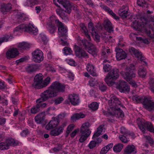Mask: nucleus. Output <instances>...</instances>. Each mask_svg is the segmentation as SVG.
Masks as SVG:
<instances>
[{
  "label": "nucleus",
  "instance_id": "1",
  "mask_svg": "<svg viewBox=\"0 0 154 154\" xmlns=\"http://www.w3.org/2000/svg\"><path fill=\"white\" fill-rule=\"evenodd\" d=\"M65 86L59 82L56 81L52 83L48 88L41 93V97L37 99L36 103L39 108L46 107L47 104L45 103H42L48 100L49 98L57 96L58 92H63L65 91Z\"/></svg>",
  "mask_w": 154,
  "mask_h": 154
},
{
  "label": "nucleus",
  "instance_id": "2",
  "mask_svg": "<svg viewBox=\"0 0 154 154\" xmlns=\"http://www.w3.org/2000/svg\"><path fill=\"white\" fill-rule=\"evenodd\" d=\"M108 104L109 108L107 111L103 112L104 115L107 117L109 116L120 117L123 118L124 116V114L119 106L123 107L120 100L115 95L111 96L110 100H108Z\"/></svg>",
  "mask_w": 154,
  "mask_h": 154
},
{
  "label": "nucleus",
  "instance_id": "3",
  "mask_svg": "<svg viewBox=\"0 0 154 154\" xmlns=\"http://www.w3.org/2000/svg\"><path fill=\"white\" fill-rule=\"evenodd\" d=\"M137 122L139 128L143 133H145L146 129L149 131L154 133V128L151 122L146 121L143 119L138 118L137 119Z\"/></svg>",
  "mask_w": 154,
  "mask_h": 154
},
{
  "label": "nucleus",
  "instance_id": "4",
  "mask_svg": "<svg viewBox=\"0 0 154 154\" xmlns=\"http://www.w3.org/2000/svg\"><path fill=\"white\" fill-rule=\"evenodd\" d=\"M135 69L134 65L131 64L125 68V72L122 71L121 73L127 82H129L136 77V74L134 72Z\"/></svg>",
  "mask_w": 154,
  "mask_h": 154
},
{
  "label": "nucleus",
  "instance_id": "5",
  "mask_svg": "<svg viewBox=\"0 0 154 154\" xmlns=\"http://www.w3.org/2000/svg\"><path fill=\"white\" fill-rule=\"evenodd\" d=\"M38 31L37 29L33 25L31 24H23L16 27L14 30V32H26L29 33L35 34Z\"/></svg>",
  "mask_w": 154,
  "mask_h": 154
},
{
  "label": "nucleus",
  "instance_id": "6",
  "mask_svg": "<svg viewBox=\"0 0 154 154\" xmlns=\"http://www.w3.org/2000/svg\"><path fill=\"white\" fill-rule=\"evenodd\" d=\"M148 21L144 17H141L133 22L131 26L134 29L138 31H142L145 29V25Z\"/></svg>",
  "mask_w": 154,
  "mask_h": 154
},
{
  "label": "nucleus",
  "instance_id": "7",
  "mask_svg": "<svg viewBox=\"0 0 154 154\" xmlns=\"http://www.w3.org/2000/svg\"><path fill=\"white\" fill-rule=\"evenodd\" d=\"M119 71L117 69H113L108 73L105 78V81L109 85H112L119 77Z\"/></svg>",
  "mask_w": 154,
  "mask_h": 154
},
{
  "label": "nucleus",
  "instance_id": "8",
  "mask_svg": "<svg viewBox=\"0 0 154 154\" xmlns=\"http://www.w3.org/2000/svg\"><path fill=\"white\" fill-rule=\"evenodd\" d=\"M55 22L58 28V32L59 37H63L64 39H65L67 37V27L59 20H57L55 21Z\"/></svg>",
  "mask_w": 154,
  "mask_h": 154
},
{
  "label": "nucleus",
  "instance_id": "9",
  "mask_svg": "<svg viewBox=\"0 0 154 154\" xmlns=\"http://www.w3.org/2000/svg\"><path fill=\"white\" fill-rule=\"evenodd\" d=\"M81 42L85 48L89 53L93 55L97 54L98 50L94 45L85 39L82 40Z\"/></svg>",
  "mask_w": 154,
  "mask_h": 154
},
{
  "label": "nucleus",
  "instance_id": "10",
  "mask_svg": "<svg viewBox=\"0 0 154 154\" xmlns=\"http://www.w3.org/2000/svg\"><path fill=\"white\" fill-rule=\"evenodd\" d=\"M32 60L35 63H40L44 60L43 53L40 50H35L32 52Z\"/></svg>",
  "mask_w": 154,
  "mask_h": 154
},
{
  "label": "nucleus",
  "instance_id": "11",
  "mask_svg": "<svg viewBox=\"0 0 154 154\" xmlns=\"http://www.w3.org/2000/svg\"><path fill=\"white\" fill-rule=\"evenodd\" d=\"M74 50L75 54L78 57L85 58H88V54L80 47L75 45L74 46Z\"/></svg>",
  "mask_w": 154,
  "mask_h": 154
},
{
  "label": "nucleus",
  "instance_id": "12",
  "mask_svg": "<svg viewBox=\"0 0 154 154\" xmlns=\"http://www.w3.org/2000/svg\"><path fill=\"white\" fill-rule=\"evenodd\" d=\"M68 99L69 101L66 100L65 101V104H69L70 103H71L73 105H78L79 102V96L75 94H69Z\"/></svg>",
  "mask_w": 154,
  "mask_h": 154
},
{
  "label": "nucleus",
  "instance_id": "13",
  "mask_svg": "<svg viewBox=\"0 0 154 154\" xmlns=\"http://www.w3.org/2000/svg\"><path fill=\"white\" fill-rule=\"evenodd\" d=\"M129 51L130 52L133 53L136 57L138 58V59L140 60L142 62H143V66H145L147 65L146 60L144 59V57L142 56L141 53L140 52L133 47H131L130 48Z\"/></svg>",
  "mask_w": 154,
  "mask_h": 154
},
{
  "label": "nucleus",
  "instance_id": "14",
  "mask_svg": "<svg viewBox=\"0 0 154 154\" xmlns=\"http://www.w3.org/2000/svg\"><path fill=\"white\" fill-rule=\"evenodd\" d=\"M57 20H55L53 17H51L50 18L49 20V22L47 23V28L49 32L53 34L56 31L57 27L55 25V21Z\"/></svg>",
  "mask_w": 154,
  "mask_h": 154
},
{
  "label": "nucleus",
  "instance_id": "15",
  "mask_svg": "<svg viewBox=\"0 0 154 154\" xmlns=\"http://www.w3.org/2000/svg\"><path fill=\"white\" fill-rule=\"evenodd\" d=\"M43 75L41 73L36 75L34 79L32 86L35 88L40 89L41 85L43 82Z\"/></svg>",
  "mask_w": 154,
  "mask_h": 154
},
{
  "label": "nucleus",
  "instance_id": "16",
  "mask_svg": "<svg viewBox=\"0 0 154 154\" xmlns=\"http://www.w3.org/2000/svg\"><path fill=\"white\" fill-rule=\"evenodd\" d=\"M116 88L121 92H124L125 91L128 92L130 89L129 86L124 81H120L119 84L116 86Z\"/></svg>",
  "mask_w": 154,
  "mask_h": 154
},
{
  "label": "nucleus",
  "instance_id": "17",
  "mask_svg": "<svg viewBox=\"0 0 154 154\" xmlns=\"http://www.w3.org/2000/svg\"><path fill=\"white\" fill-rule=\"evenodd\" d=\"M143 105V107L149 111L154 109V102L147 97L145 98Z\"/></svg>",
  "mask_w": 154,
  "mask_h": 154
},
{
  "label": "nucleus",
  "instance_id": "18",
  "mask_svg": "<svg viewBox=\"0 0 154 154\" xmlns=\"http://www.w3.org/2000/svg\"><path fill=\"white\" fill-rule=\"evenodd\" d=\"M116 52V58L117 60H120L125 59L127 57V54L122 49L119 47H117L115 49Z\"/></svg>",
  "mask_w": 154,
  "mask_h": 154
},
{
  "label": "nucleus",
  "instance_id": "19",
  "mask_svg": "<svg viewBox=\"0 0 154 154\" xmlns=\"http://www.w3.org/2000/svg\"><path fill=\"white\" fill-rule=\"evenodd\" d=\"M66 126V123H64L62 125L51 131L50 132V135L54 136L59 135L63 132V128Z\"/></svg>",
  "mask_w": 154,
  "mask_h": 154
},
{
  "label": "nucleus",
  "instance_id": "20",
  "mask_svg": "<svg viewBox=\"0 0 154 154\" xmlns=\"http://www.w3.org/2000/svg\"><path fill=\"white\" fill-rule=\"evenodd\" d=\"M19 52L16 48H12L8 50L6 53V57L8 59L15 57L19 55Z\"/></svg>",
  "mask_w": 154,
  "mask_h": 154
},
{
  "label": "nucleus",
  "instance_id": "21",
  "mask_svg": "<svg viewBox=\"0 0 154 154\" xmlns=\"http://www.w3.org/2000/svg\"><path fill=\"white\" fill-rule=\"evenodd\" d=\"M45 116V112H42L35 116L34 118L35 121L37 124H41L44 122Z\"/></svg>",
  "mask_w": 154,
  "mask_h": 154
},
{
  "label": "nucleus",
  "instance_id": "22",
  "mask_svg": "<svg viewBox=\"0 0 154 154\" xmlns=\"http://www.w3.org/2000/svg\"><path fill=\"white\" fill-rule=\"evenodd\" d=\"M136 152L135 147L133 145H128L124 150V154H134Z\"/></svg>",
  "mask_w": 154,
  "mask_h": 154
},
{
  "label": "nucleus",
  "instance_id": "23",
  "mask_svg": "<svg viewBox=\"0 0 154 154\" xmlns=\"http://www.w3.org/2000/svg\"><path fill=\"white\" fill-rule=\"evenodd\" d=\"M128 8L125 7V6H123L122 8L120 9L119 10V15L122 18H126L128 14Z\"/></svg>",
  "mask_w": 154,
  "mask_h": 154
},
{
  "label": "nucleus",
  "instance_id": "24",
  "mask_svg": "<svg viewBox=\"0 0 154 154\" xmlns=\"http://www.w3.org/2000/svg\"><path fill=\"white\" fill-rule=\"evenodd\" d=\"M12 8V5L11 3H8L7 4L3 3L1 5L0 11L3 14H5V12H9Z\"/></svg>",
  "mask_w": 154,
  "mask_h": 154
},
{
  "label": "nucleus",
  "instance_id": "25",
  "mask_svg": "<svg viewBox=\"0 0 154 154\" xmlns=\"http://www.w3.org/2000/svg\"><path fill=\"white\" fill-rule=\"evenodd\" d=\"M59 122L57 119H54L51 120L46 125L45 128L47 130H49L56 127L58 124Z\"/></svg>",
  "mask_w": 154,
  "mask_h": 154
},
{
  "label": "nucleus",
  "instance_id": "26",
  "mask_svg": "<svg viewBox=\"0 0 154 154\" xmlns=\"http://www.w3.org/2000/svg\"><path fill=\"white\" fill-rule=\"evenodd\" d=\"M90 127V124L88 122H87L83 124L80 128V132H85L88 133L90 132L91 134V132L89 128Z\"/></svg>",
  "mask_w": 154,
  "mask_h": 154
},
{
  "label": "nucleus",
  "instance_id": "27",
  "mask_svg": "<svg viewBox=\"0 0 154 154\" xmlns=\"http://www.w3.org/2000/svg\"><path fill=\"white\" fill-rule=\"evenodd\" d=\"M80 26L81 27L80 30L81 32L84 34L85 36L89 41H90L91 40V38L90 35L88 34V30L86 26L83 23H81Z\"/></svg>",
  "mask_w": 154,
  "mask_h": 154
},
{
  "label": "nucleus",
  "instance_id": "28",
  "mask_svg": "<svg viewBox=\"0 0 154 154\" xmlns=\"http://www.w3.org/2000/svg\"><path fill=\"white\" fill-rule=\"evenodd\" d=\"M86 69L93 76H96L97 75L94 69V66L92 64L88 63L86 66Z\"/></svg>",
  "mask_w": 154,
  "mask_h": 154
},
{
  "label": "nucleus",
  "instance_id": "29",
  "mask_svg": "<svg viewBox=\"0 0 154 154\" xmlns=\"http://www.w3.org/2000/svg\"><path fill=\"white\" fill-rule=\"evenodd\" d=\"M104 23L105 29L109 32L110 33L113 31L112 24L109 20H106L104 21Z\"/></svg>",
  "mask_w": 154,
  "mask_h": 154
},
{
  "label": "nucleus",
  "instance_id": "30",
  "mask_svg": "<svg viewBox=\"0 0 154 154\" xmlns=\"http://www.w3.org/2000/svg\"><path fill=\"white\" fill-rule=\"evenodd\" d=\"M147 73L146 69L144 67V66L141 65L139 66L138 71V75L142 78L145 77Z\"/></svg>",
  "mask_w": 154,
  "mask_h": 154
},
{
  "label": "nucleus",
  "instance_id": "31",
  "mask_svg": "<svg viewBox=\"0 0 154 154\" xmlns=\"http://www.w3.org/2000/svg\"><path fill=\"white\" fill-rule=\"evenodd\" d=\"M30 47L29 45L26 42H22L19 43L18 45V50L21 52H23L25 50L28 49Z\"/></svg>",
  "mask_w": 154,
  "mask_h": 154
},
{
  "label": "nucleus",
  "instance_id": "32",
  "mask_svg": "<svg viewBox=\"0 0 154 154\" xmlns=\"http://www.w3.org/2000/svg\"><path fill=\"white\" fill-rule=\"evenodd\" d=\"M146 97H140L137 95L133 96L132 98L133 100L136 101L138 103H141L143 104V102L144 101V99L146 98Z\"/></svg>",
  "mask_w": 154,
  "mask_h": 154
},
{
  "label": "nucleus",
  "instance_id": "33",
  "mask_svg": "<svg viewBox=\"0 0 154 154\" xmlns=\"http://www.w3.org/2000/svg\"><path fill=\"white\" fill-rule=\"evenodd\" d=\"M80 138L79 139V141L81 143H82L85 141L87 138L90 135V132H88V133H86L85 132H80Z\"/></svg>",
  "mask_w": 154,
  "mask_h": 154
},
{
  "label": "nucleus",
  "instance_id": "34",
  "mask_svg": "<svg viewBox=\"0 0 154 154\" xmlns=\"http://www.w3.org/2000/svg\"><path fill=\"white\" fill-rule=\"evenodd\" d=\"M103 127V125H100L97 128V131L94 133L93 136V139L99 136L101 134Z\"/></svg>",
  "mask_w": 154,
  "mask_h": 154
},
{
  "label": "nucleus",
  "instance_id": "35",
  "mask_svg": "<svg viewBox=\"0 0 154 154\" xmlns=\"http://www.w3.org/2000/svg\"><path fill=\"white\" fill-rule=\"evenodd\" d=\"M51 78L49 77H48L42 82L40 87V89L45 87L48 86L51 82Z\"/></svg>",
  "mask_w": 154,
  "mask_h": 154
},
{
  "label": "nucleus",
  "instance_id": "36",
  "mask_svg": "<svg viewBox=\"0 0 154 154\" xmlns=\"http://www.w3.org/2000/svg\"><path fill=\"white\" fill-rule=\"evenodd\" d=\"M13 38L12 35L5 34L4 36L0 38V45L3 42H7L9 40V38L11 39Z\"/></svg>",
  "mask_w": 154,
  "mask_h": 154
},
{
  "label": "nucleus",
  "instance_id": "37",
  "mask_svg": "<svg viewBox=\"0 0 154 154\" xmlns=\"http://www.w3.org/2000/svg\"><path fill=\"white\" fill-rule=\"evenodd\" d=\"M4 141L0 143V149L1 150L7 149L9 148L8 144L5 140V139Z\"/></svg>",
  "mask_w": 154,
  "mask_h": 154
},
{
  "label": "nucleus",
  "instance_id": "38",
  "mask_svg": "<svg viewBox=\"0 0 154 154\" xmlns=\"http://www.w3.org/2000/svg\"><path fill=\"white\" fill-rule=\"evenodd\" d=\"M123 147V144L121 143H119L115 145L113 148V150L116 152H120Z\"/></svg>",
  "mask_w": 154,
  "mask_h": 154
},
{
  "label": "nucleus",
  "instance_id": "39",
  "mask_svg": "<svg viewBox=\"0 0 154 154\" xmlns=\"http://www.w3.org/2000/svg\"><path fill=\"white\" fill-rule=\"evenodd\" d=\"M38 69V67L36 65H32L28 66L27 70L29 72H32L35 71Z\"/></svg>",
  "mask_w": 154,
  "mask_h": 154
},
{
  "label": "nucleus",
  "instance_id": "40",
  "mask_svg": "<svg viewBox=\"0 0 154 154\" xmlns=\"http://www.w3.org/2000/svg\"><path fill=\"white\" fill-rule=\"evenodd\" d=\"M5 140L9 147L10 146H16L18 144V143L12 138L6 139Z\"/></svg>",
  "mask_w": 154,
  "mask_h": 154
},
{
  "label": "nucleus",
  "instance_id": "41",
  "mask_svg": "<svg viewBox=\"0 0 154 154\" xmlns=\"http://www.w3.org/2000/svg\"><path fill=\"white\" fill-rule=\"evenodd\" d=\"M84 114L82 113H76L73 115L71 117V119L72 120L78 119L80 118H83L85 117Z\"/></svg>",
  "mask_w": 154,
  "mask_h": 154
},
{
  "label": "nucleus",
  "instance_id": "42",
  "mask_svg": "<svg viewBox=\"0 0 154 154\" xmlns=\"http://www.w3.org/2000/svg\"><path fill=\"white\" fill-rule=\"evenodd\" d=\"M136 39L137 41H140L141 42H143L146 44H149L150 42V39L148 38L143 39L140 37H136Z\"/></svg>",
  "mask_w": 154,
  "mask_h": 154
},
{
  "label": "nucleus",
  "instance_id": "43",
  "mask_svg": "<svg viewBox=\"0 0 154 154\" xmlns=\"http://www.w3.org/2000/svg\"><path fill=\"white\" fill-rule=\"evenodd\" d=\"M137 3L140 6L146 8L148 7V4L145 0H137Z\"/></svg>",
  "mask_w": 154,
  "mask_h": 154
},
{
  "label": "nucleus",
  "instance_id": "44",
  "mask_svg": "<svg viewBox=\"0 0 154 154\" xmlns=\"http://www.w3.org/2000/svg\"><path fill=\"white\" fill-rule=\"evenodd\" d=\"M38 105L37 104L36 106H33L31 109V112L32 114H36L40 110Z\"/></svg>",
  "mask_w": 154,
  "mask_h": 154
},
{
  "label": "nucleus",
  "instance_id": "45",
  "mask_svg": "<svg viewBox=\"0 0 154 154\" xmlns=\"http://www.w3.org/2000/svg\"><path fill=\"white\" fill-rule=\"evenodd\" d=\"M89 106L92 110L95 111L98 109L99 105L97 102H94L91 103Z\"/></svg>",
  "mask_w": 154,
  "mask_h": 154
},
{
  "label": "nucleus",
  "instance_id": "46",
  "mask_svg": "<svg viewBox=\"0 0 154 154\" xmlns=\"http://www.w3.org/2000/svg\"><path fill=\"white\" fill-rule=\"evenodd\" d=\"M27 2L29 4V5L32 7L35 5L38 4L39 2L38 0H28Z\"/></svg>",
  "mask_w": 154,
  "mask_h": 154
},
{
  "label": "nucleus",
  "instance_id": "47",
  "mask_svg": "<svg viewBox=\"0 0 154 154\" xmlns=\"http://www.w3.org/2000/svg\"><path fill=\"white\" fill-rule=\"evenodd\" d=\"M63 53L66 55L71 54L73 52L71 49L67 47H64L63 49Z\"/></svg>",
  "mask_w": 154,
  "mask_h": 154
},
{
  "label": "nucleus",
  "instance_id": "48",
  "mask_svg": "<svg viewBox=\"0 0 154 154\" xmlns=\"http://www.w3.org/2000/svg\"><path fill=\"white\" fill-rule=\"evenodd\" d=\"M26 19L25 15L24 14L19 15L18 18V21L19 22H24Z\"/></svg>",
  "mask_w": 154,
  "mask_h": 154
},
{
  "label": "nucleus",
  "instance_id": "49",
  "mask_svg": "<svg viewBox=\"0 0 154 154\" xmlns=\"http://www.w3.org/2000/svg\"><path fill=\"white\" fill-rule=\"evenodd\" d=\"M63 70L64 72L67 73V77L69 78L71 80H73L74 79V75L72 73L67 71L65 69H64Z\"/></svg>",
  "mask_w": 154,
  "mask_h": 154
},
{
  "label": "nucleus",
  "instance_id": "50",
  "mask_svg": "<svg viewBox=\"0 0 154 154\" xmlns=\"http://www.w3.org/2000/svg\"><path fill=\"white\" fill-rule=\"evenodd\" d=\"M146 33L148 36L151 38H152L154 37V32L152 30V31L149 29L146 30Z\"/></svg>",
  "mask_w": 154,
  "mask_h": 154
},
{
  "label": "nucleus",
  "instance_id": "51",
  "mask_svg": "<svg viewBox=\"0 0 154 154\" xmlns=\"http://www.w3.org/2000/svg\"><path fill=\"white\" fill-rule=\"evenodd\" d=\"M64 99L61 97H59L55 99L54 100V103L55 104H59L62 103Z\"/></svg>",
  "mask_w": 154,
  "mask_h": 154
},
{
  "label": "nucleus",
  "instance_id": "52",
  "mask_svg": "<svg viewBox=\"0 0 154 154\" xmlns=\"http://www.w3.org/2000/svg\"><path fill=\"white\" fill-rule=\"evenodd\" d=\"M74 125L73 124L70 125H69L67 128V130L66 131V133L67 135L66 137H67L71 131L74 128Z\"/></svg>",
  "mask_w": 154,
  "mask_h": 154
},
{
  "label": "nucleus",
  "instance_id": "53",
  "mask_svg": "<svg viewBox=\"0 0 154 154\" xmlns=\"http://www.w3.org/2000/svg\"><path fill=\"white\" fill-rule=\"evenodd\" d=\"M119 137L120 140L124 143H127L129 141L126 137L124 135H120Z\"/></svg>",
  "mask_w": 154,
  "mask_h": 154
},
{
  "label": "nucleus",
  "instance_id": "54",
  "mask_svg": "<svg viewBox=\"0 0 154 154\" xmlns=\"http://www.w3.org/2000/svg\"><path fill=\"white\" fill-rule=\"evenodd\" d=\"M144 138L146 139L148 142L151 144H152L153 143V141L152 139L149 136L143 135Z\"/></svg>",
  "mask_w": 154,
  "mask_h": 154
},
{
  "label": "nucleus",
  "instance_id": "55",
  "mask_svg": "<svg viewBox=\"0 0 154 154\" xmlns=\"http://www.w3.org/2000/svg\"><path fill=\"white\" fill-rule=\"evenodd\" d=\"M99 88L101 91H104L106 90L107 87L103 83H100L99 84Z\"/></svg>",
  "mask_w": 154,
  "mask_h": 154
},
{
  "label": "nucleus",
  "instance_id": "56",
  "mask_svg": "<svg viewBox=\"0 0 154 154\" xmlns=\"http://www.w3.org/2000/svg\"><path fill=\"white\" fill-rule=\"evenodd\" d=\"M121 133L124 135H126L127 136L129 134L128 131L124 127H122L121 128Z\"/></svg>",
  "mask_w": 154,
  "mask_h": 154
},
{
  "label": "nucleus",
  "instance_id": "57",
  "mask_svg": "<svg viewBox=\"0 0 154 154\" xmlns=\"http://www.w3.org/2000/svg\"><path fill=\"white\" fill-rule=\"evenodd\" d=\"M111 69V66L109 64H106L104 65L103 69L105 72H107L109 71Z\"/></svg>",
  "mask_w": 154,
  "mask_h": 154
},
{
  "label": "nucleus",
  "instance_id": "58",
  "mask_svg": "<svg viewBox=\"0 0 154 154\" xmlns=\"http://www.w3.org/2000/svg\"><path fill=\"white\" fill-rule=\"evenodd\" d=\"M96 145V143L95 141H92L90 143L88 146L90 149H92L95 147Z\"/></svg>",
  "mask_w": 154,
  "mask_h": 154
},
{
  "label": "nucleus",
  "instance_id": "59",
  "mask_svg": "<svg viewBox=\"0 0 154 154\" xmlns=\"http://www.w3.org/2000/svg\"><path fill=\"white\" fill-rule=\"evenodd\" d=\"M109 14L111 15L114 19L116 20H119V17L117 16L112 10L111 11H110V13Z\"/></svg>",
  "mask_w": 154,
  "mask_h": 154
},
{
  "label": "nucleus",
  "instance_id": "60",
  "mask_svg": "<svg viewBox=\"0 0 154 154\" xmlns=\"http://www.w3.org/2000/svg\"><path fill=\"white\" fill-rule=\"evenodd\" d=\"M101 7L102 9L107 12L109 13H110V11H112L109 7L104 5H101Z\"/></svg>",
  "mask_w": 154,
  "mask_h": 154
},
{
  "label": "nucleus",
  "instance_id": "61",
  "mask_svg": "<svg viewBox=\"0 0 154 154\" xmlns=\"http://www.w3.org/2000/svg\"><path fill=\"white\" fill-rule=\"evenodd\" d=\"M79 131V129L77 128L75 130L70 134L71 137L72 138H73L76 134Z\"/></svg>",
  "mask_w": 154,
  "mask_h": 154
},
{
  "label": "nucleus",
  "instance_id": "62",
  "mask_svg": "<svg viewBox=\"0 0 154 154\" xmlns=\"http://www.w3.org/2000/svg\"><path fill=\"white\" fill-rule=\"evenodd\" d=\"M29 133V132L28 130L27 129H26L23 130L21 133V134L22 136L25 137Z\"/></svg>",
  "mask_w": 154,
  "mask_h": 154
},
{
  "label": "nucleus",
  "instance_id": "63",
  "mask_svg": "<svg viewBox=\"0 0 154 154\" xmlns=\"http://www.w3.org/2000/svg\"><path fill=\"white\" fill-rule=\"evenodd\" d=\"M63 10L60 8L56 9V12L57 14H59L60 17L63 16Z\"/></svg>",
  "mask_w": 154,
  "mask_h": 154
},
{
  "label": "nucleus",
  "instance_id": "64",
  "mask_svg": "<svg viewBox=\"0 0 154 154\" xmlns=\"http://www.w3.org/2000/svg\"><path fill=\"white\" fill-rule=\"evenodd\" d=\"M128 82L133 87L135 88L137 87V85L135 82L133 80V79L131 80L130 81Z\"/></svg>",
  "mask_w": 154,
  "mask_h": 154
}]
</instances>
